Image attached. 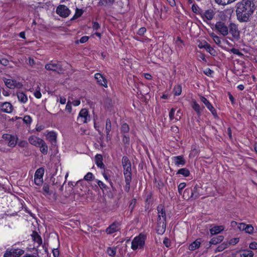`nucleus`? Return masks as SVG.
Here are the masks:
<instances>
[{
  "label": "nucleus",
  "instance_id": "f257e3e1",
  "mask_svg": "<svg viewBox=\"0 0 257 257\" xmlns=\"http://www.w3.org/2000/svg\"><path fill=\"white\" fill-rule=\"evenodd\" d=\"M255 10L254 3L250 0H243L236 5L237 19L240 22H247Z\"/></svg>",
  "mask_w": 257,
  "mask_h": 257
},
{
  "label": "nucleus",
  "instance_id": "f03ea898",
  "mask_svg": "<svg viewBox=\"0 0 257 257\" xmlns=\"http://www.w3.org/2000/svg\"><path fill=\"white\" fill-rule=\"evenodd\" d=\"M146 238V235L143 233L136 236L132 241L131 248L135 250L143 248L145 245Z\"/></svg>",
  "mask_w": 257,
  "mask_h": 257
},
{
  "label": "nucleus",
  "instance_id": "7ed1b4c3",
  "mask_svg": "<svg viewBox=\"0 0 257 257\" xmlns=\"http://www.w3.org/2000/svg\"><path fill=\"white\" fill-rule=\"evenodd\" d=\"M90 120V117L89 112L87 109H82L78 114L77 118V123L79 124L87 123Z\"/></svg>",
  "mask_w": 257,
  "mask_h": 257
},
{
  "label": "nucleus",
  "instance_id": "20e7f679",
  "mask_svg": "<svg viewBox=\"0 0 257 257\" xmlns=\"http://www.w3.org/2000/svg\"><path fill=\"white\" fill-rule=\"evenodd\" d=\"M24 253V250L20 248H9L5 251L4 257H19Z\"/></svg>",
  "mask_w": 257,
  "mask_h": 257
},
{
  "label": "nucleus",
  "instance_id": "39448f33",
  "mask_svg": "<svg viewBox=\"0 0 257 257\" xmlns=\"http://www.w3.org/2000/svg\"><path fill=\"white\" fill-rule=\"evenodd\" d=\"M215 28L224 37L226 36L229 34L228 27L223 22L219 21L216 22Z\"/></svg>",
  "mask_w": 257,
  "mask_h": 257
},
{
  "label": "nucleus",
  "instance_id": "423d86ee",
  "mask_svg": "<svg viewBox=\"0 0 257 257\" xmlns=\"http://www.w3.org/2000/svg\"><path fill=\"white\" fill-rule=\"evenodd\" d=\"M3 81L6 86L10 89L20 88L23 86L20 82L12 78H4Z\"/></svg>",
  "mask_w": 257,
  "mask_h": 257
},
{
  "label": "nucleus",
  "instance_id": "0eeeda50",
  "mask_svg": "<svg viewBox=\"0 0 257 257\" xmlns=\"http://www.w3.org/2000/svg\"><path fill=\"white\" fill-rule=\"evenodd\" d=\"M3 139L8 143V145L11 147H14L18 142V137L17 136L10 134H4L3 136Z\"/></svg>",
  "mask_w": 257,
  "mask_h": 257
},
{
  "label": "nucleus",
  "instance_id": "6e6552de",
  "mask_svg": "<svg viewBox=\"0 0 257 257\" xmlns=\"http://www.w3.org/2000/svg\"><path fill=\"white\" fill-rule=\"evenodd\" d=\"M229 33L235 40H238L240 37V33L237 25L234 23H230L228 26Z\"/></svg>",
  "mask_w": 257,
  "mask_h": 257
},
{
  "label": "nucleus",
  "instance_id": "1a4fd4ad",
  "mask_svg": "<svg viewBox=\"0 0 257 257\" xmlns=\"http://www.w3.org/2000/svg\"><path fill=\"white\" fill-rule=\"evenodd\" d=\"M56 13L60 17L66 18L70 15V11L65 5H60L56 9Z\"/></svg>",
  "mask_w": 257,
  "mask_h": 257
},
{
  "label": "nucleus",
  "instance_id": "9d476101",
  "mask_svg": "<svg viewBox=\"0 0 257 257\" xmlns=\"http://www.w3.org/2000/svg\"><path fill=\"white\" fill-rule=\"evenodd\" d=\"M45 68L47 70L53 71L58 73H61L63 71V69L60 64L53 63L52 62L46 64Z\"/></svg>",
  "mask_w": 257,
  "mask_h": 257
},
{
  "label": "nucleus",
  "instance_id": "9b49d317",
  "mask_svg": "<svg viewBox=\"0 0 257 257\" xmlns=\"http://www.w3.org/2000/svg\"><path fill=\"white\" fill-rule=\"evenodd\" d=\"M215 14L216 12L214 10L209 9L204 12L203 11L201 17L204 21H206V20L211 21L213 19Z\"/></svg>",
  "mask_w": 257,
  "mask_h": 257
},
{
  "label": "nucleus",
  "instance_id": "f8f14e48",
  "mask_svg": "<svg viewBox=\"0 0 257 257\" xmlns=\"http://www.w3.org/2000/svg\"><path fill=\"white\" fill-rule=\"evenodd\" d=\"M158 216V222L166 223V213L164 210V207L162 205H160L157 207Z\"/></svg>",
  "mask_w": 257,
  "mask_h": 257
},
{
  "label": "nucleus",
  "instance_id": "ddd939ff",
  "mask_svg": "<svg viewBox=\"0 0 257 257\" xmlns=\"http://www.w3.org/2000/svg\"><path fill=\"white\" fill-rule=\"evenodd\" d=\"M13 106L10 102H0V110L2 112L10 113L13 111Z\"/></svg>",
  "mask_w": 257,
  "mask_h": 257
},
{
  "label": "nucleus",
  "instance_id": "4468645a",
  "mask_svg": "<svg viewBox=\"0 0 257 257\" xmlns=\"http://www.w3.org/2000/svg\"><path fill=\"white\" fill-rule=\"evenodd\" d=\"M120 229V224L119 222H114L111 224L105 229V232L108 234H111L119 231Z\"/></svg>",
  "mask_w": 257,
  "mask_h": 257
},
{
  "label": "nucleus",
  "instance_id": "2eb2a0df",
  "mask_svg": "<svg viewBox=\"0 0 257 257\" xmlns=\"http://www.w3.org/2000/svg\"><path fill=\"white\" fill-rule=\"evenodd\" d=\"M94 78L97 80L98 84L105 88L107 87V82L106 78L101 74L97 73L94 75Z\"/></svg>",
  "mask_w": 257,
  "mask_h": 257
},
{
  "label": "nucleus",
  "instance_id": "dca6fc26",
  "mask_svg": "<svg viewBox=\"0 0 257 257\" xmlns=\"http://www.w3.org/2000/svg\"><path fill=\"white\" fill-rule=\"evenodd\" d=\"M47 134H45L46 139L48 140L52 145H54L56 143L57 134L54 131L47 132Z\"/></svg>",
  "mask_w": 257,
  "mask_h": 257
},
{
  "label": "nucleus",
  "instance_id": "f3484780",
  "mask_svg": "<svg viewBox=\"0 0 257 257\" xmlns=\"http://www.w3.org/2000/svg\"><path fill=\"white\" fill-rule=\"evenodd\" d=\"M43 140H42V139L35 136H32L30 137L28 139L29 143L31 145L35 146L37 147L40 146V144L41 143Z\"/></svg>",
  "mask_w": 257,
  "mask_h": 257
},
{
  "label": "nucleus",
  "instance_id": "a211bd4d",
  "mask_svg": "<svg viewBox=\"0 0 257 257\" xmlns=\"http://www.w3.org/2000/svg\"><path fill=\"white\" fill-rule=\"evenodd\" d=\"M175 165L178 167L183 166L185 164V160L182 156H175L172 158Z\"/></svg>",
  "mask_w": 257,
  "mask_h": 257
},
{
  "label": "nucleus",
  "instance_id": "6ab92c4d",
  "mask_svg": "<svg viewBox=\"0 0 257 257\" xmlns=\"http://www.w3.org/2000/svg\"><path fill=\"white\" fill-rule=\"evenodd\" d=\"M31 236L33 240L35 243L37 244L36 246L39 247L42 243V239L41 237L36 231H34Z\"/></svg>",
  "mask_w": 257,
  "mask_h": 257
},
{
  "label": "nucleus",
  "instance_id": "aec40b11",
  "mask_svg": "<svg viewBox=\"0 0 257 257\" xmlns=\"http://www.w3.org/2000/svg\"><path fill=\"white\" fill-rule=\"evenodd\" d=\"M17 95L19 101L22 103H26L28 101V97L25 93L21 91H18Z\"/></svg>",
  "mask_w": 257,
  "mask_h": 257
},
{
  "label": "nucleus",
  "instance_id": "412c9836",
  "mask_svg": "<svg viewBox=\"0 0 257 257\" xmlns=\"http://www.w3.org/2000/svg\"><path fill=\"white\" fill-rule=\"evenodd\" d=\"M201 244V239H197L195 241L192 242L189 246L188 249L191 251L195 250L198 248Z\"/></svg>",
  "mask_w": 257,
  "mask_h": 257
},
{
  "label": "nucleus",
  "instance_id": "4be33fe9",
  "mask_svg": "<svg viewBox=\"0 0 257 257\" xmlns=\"http://www.w3.org/2000/svg\"><path fill=\"white\" fill-rule=\"evenodd\" d=\"M224 228L223 226H215L210 229L211 235H215L220 233L224 230Z\"/></svg>",
  "mask_w": 257,
  "mask_h": 257
},
{
  "label": "nucleus",
  "instance_id": "5701e85b",
  "mask_svg": "<svg viewBox=\"0 0 257 257\" xmlns=\"http://www.w3.org/2000/svg\"><path fill=\"white\" fill-rule=\"evenodd\" d=\"M38 147L40 148V151L43 154H47L48 151V147L44 140H43V141L40 144V146H38Z\"/></svg>",
  "mask_w": 257,
  "mask_h": 257
},
{
  "label": "nucleus",
  "instance_id": "b1692460",
  "mask_svg": "<svg viewBox=\"0 0 257 257\" xmlns=\"http://www.w3.org/2000/svg\"><path fill=\"white\" fill-rule=\"evenodd\" d=\"M157 232L158 234H162L166 230V223L157 222Z\"/></svg>",
  "mask_w": 257,
  "mask_h": 257
},
{
  "label": "nucleus",
  "instance_id": "393cba45",
  "mask_svg": "<svg viewBox=\"0 0 257 257\" xmlns=\"http://www.w3.org/2000/svg\"><path fill=\"white\" fill-rule=\"evenodd\" d=\"M183 197L186 199H188L190 198H193L195 199L197 196H195L194 197V193L192 192V190L189 189H187L184 191Z\"/></svg>",
  "mask_w": 257,
  "mask_h": 257
},
{
  "label": "nucleus",
  "instance_id": "a878e982",
  "mask_svg": "<svg viewBox=\"0 0 257 257\" xmlns=\"http://www.w3.org/2000/svg\"><path fill=\"white\" fill-rule=\"evenodd\" d=\"M95 163L98 167L102 168L104 167V165L102 162V157L101 155H96L95 157Z\"/></svg>",
  "mask_w": 257,
  "mask_h": 257
},
{
  "label": "nucleus",
  "instance_id": "bb28decb",
  "mask_svg": "<svg viewBox=\"0 0 257 257\" xmlns=\"http://www.w3.org/2000/svg\"><path fill=\"white\" fill-rule=\"evenodd\" d=\"M224 239L222 235H218L216 237H214L210 240L209 243L211 244H216L221 242Z\"/></svg>",
  "mask_w": 257,
  "mask_h": 257
},
{
  "label": "nucleus",
  "instance_id": "cd10ccee",
  "mask_svg": "<svg viewBox=\"0 0 257 257\" xmlns=\"http://www.w3.org/2000/svg\"><path fill=\"white\" fill-rule=\"evenodd\" d=\"M124 178H132L131 166L123 167Z\"/></svg>",
  "mask_w": 257,
  "mask_h": 257
},
{
  "label": "nucleus",
  "instance_id": "c85d7f7f",
  "mask_svg": "<svg viewBox=\"0 0 257 257\" xmlns=\"http://www.w3.org/2000/svg\"><path fill=\"white\" fill-rule=\"evenodd\" d=\"M114 3V0H99L98 4L103 6H111Z\"/></svg>",
  "mask_w": 257,
  "mask_h": 257
},
{
  "label": "nucleus",
  "instance_id": "c756f323",
  "mask_svg": "<svg viewBox=\"0 0 257 257\" xmlns=\"http://www.w3.org/2000/svg\"><path fill=\"white\" fill-rule=\"evenodd\" d=\"M253 255V252L249 250H244L240 253V257H252Z\"/></svg>",
  "mask_w": 257,
  "mask_h": 257
},
{
  "label": "nucleus",
  "instance_id": "7c9ffc66",
  "mask_svg": "<svg viewBox=\"0 0 257 257\" xmlns=\"http://www.w3.org/2000/svg\"><path fill=\"white\" fill-rule=\"evenodd\" d=\"M44 171V169L43 168H40L38 169L35 172L34 177L43 179Z\"/></svg>",
  "mask_w": 257,
  "mask_h": 257
},
{
  "label": "nucleus",
  "instance_id": "2f4dec72",
  "mask_svg": "<svg viewBox=\"0 0 257 257\" xmlns=\"http://www.w3.org/2000/svg\"><path fill=\"white\" fill-rule=\"evenodd\" d=\"M200 99L209 110L212 109V108L214 107L205 97L201 96Z\"/></svg>",
  "mask_w": 257,
  "mask_h": 257
},
{
  "label": "nucleus",
  "instance_id": "473e14b6",
  "mask_svg": "<svg viewBox=\"0 0 257 257\" xmlns=\"http://www.w3.org/2000/svg\"><path fill=\"white\" fill-rule=\"evenodd\" d=\"M178 174H181L184 177H188L190 175V171L186 168H182L177 172Z\"/></svg>",
  "mask_w": 257,
  "mask_h": 257
},
{
  "label": "nucleus",
  "instance_id": "72a5a7b5",
  "mask_svg": "<svg viewBox=\"0 0 257 257\" xmlns=\"http://www.w3.org/2000/svg\"><path fill=\"white\" fill-rule=\"evenodd\" d=\"M111 130V121L109 119H107L106 120V124H105V131L107 136H108L109 134V133Z\"/></svg>",
  "mask_w": 257,
  "mask_h": 257
},
{
  "label": "nucleus",
  "instance_id": "f704fd0d",
  "mask_svg": "<svg viewBox=\"0 0 257 257\" xmlns=\"http://www.w3.org/2000/svg\"><path fill=\"white\" fill-rule=\"evenodd\" d=\"M210 36L212 38V39L213 40L214 42L218 46H220L221 43V39L219 37H218V36L216 35L215 34H214V33H212L211 35H210Z\"/></svg>",
  "mask_w": 257,
  "mask_h": 257
},
{
  "label": "nucleus",
  "instance_id": "c9c22d12",
  "mask_svg": "<svg viewBox=\"0 0 257 257\" xmlns=\"http://www.w3.org/2000/svg\"><path fill=\"white\" fill-rule=\"evenodd\" d=\"M192 10L194 13L200 15V16H201L203 12V10L200 9L197 5L194 4L192 6Z\"/></svg>",
  "mask_w": 257,
  "mask_h": 257
},
{
  "label": "nucleus",
  "instance_id": "e433bc0d",
  "mask_svg": "<svg viewBox=\"0 0 257 257\" xmlns=\"http://www.w3.org/2000/svg\"><path fill=\"white\" fill-rule=\"evenodd\" d=\"M84 11L82 9H79L78 8H76L75 9V15L73 16V18H72V20L76 19L82 16L83 14Z\"/></svg>",
  "mask_w": 257,
  "mask_h": 257
},
{
  "label": "nucleus",
  "instance_id": "4c0bfd02",
  "mask_svg": "<svg viewBox=\"0 0 257 257\" xmlns=\"http://www.w3.org/2000/svg\"><path fill=\"white\" fill-rule=\"evenodd\" d=\"M192 107L198 115L200 114V113H201L200 106L195 101H193Z\"/></svg>",
  "mask_w": 257,
  "mask_h": 257
},
{
  "label": "nucleus",
  "instance_id": "58836bf2",
  "mask_svg": "<svg viewBox=\"0 0 257 257\" xmlns=\"http://www.w3.org/2000/svg\"><path fill=\"white\" fill-rule=\"evenodd\" d=\"M182 87L180 85H178L175 86L173 89V93L175 95L179 96L181 94Z\"/></svg>",
  "mask_w": 257,
  "mask_h": 257
},
{
  "label": "nucleus",
  "instance_id": "ea45409f",
  "mask_svg": "<svg viewBox=\"0 0 257 257\" xmlns=\"http://www.w3.org/2000/svg\"><path fill=\"white\" fill-rule=\"evenodd\" d=\"M228 246V244L227 242H223L218 246L215 250V252H219L223 250L224 249L226 248Z\"/></svg>",
  "mask_w": 257,
  "mask_h": 257
},
{
  "label": "nucleus",
  "instance_id": "a19ab883",
  "mask_svg": "<svg viewBox=\"0 0 257 257\" xmlns=\"http://www.w3.org/2000/svg\"><path fill=\"white\" fill-rule=\"evenodd\" d=\"M236 0H215L216 2L221 5H226L227 4H231Z\"/></svg>",
  "mask_w": 257,
  "mask_h": 257
},
{
  "label": "nucleus",
  "instance_id": "79ce46f5",
  "mask_svg": "<svg viewBox=\"0 0 257 257\" xmlns=\"http://www.w3.org/2000/svg\"><path fill=\"white\" fill-rule=\"evenodd\" d=\"M107 254L111 256H114L116 254V248L115 247H108L107 248Z\"/></svg>",
  "mask_w": 257,
  "mask_h": 257
},
{
  "label": "nucleus",
  "instance_id": "37998d69",
  "mask_svg": "<svg viewBox=\"0 0 257 257\" xmlns=\"http://www.w3.org/2000/svg\"><path fill=\"white\" fill-rule=\"evenodd\" d=\"M122 165L123 167L131 166V164L127 157L124 156L122 158Z\"/></svg>",
  "mask_w": 257,
  "mask_h": 257
},
{
  "label": "nucleus",
  "instance_id": "c03bdc74",
  "mask_svg": "<svg viewBox=\"0 0 257 257\" xmlns=\"http://www.w3.org/2000/svg\"><path fill=\"white\" fill-rule=\"evenodd\" d=\"M43 194L45 195H50L51 193L50 192V188L49 185L44 184L43 187Z\"/></svg>",
  "mask_w": 257,
  "mask_h": 257
},
{
  "label": "nucleus",
  "instance_id": "a18cd8bd",
  "mask_svg": "<svg viewBox=\"0 0 257 257\" xmlns=\"http://www.w3.org/2000/svg\"><path fill=\"white\" fill-rule=\"evenodd\" d=\"M205 50L211 55L214 56L216 54L215 50L212 47H211L209 44L206 45Z\"/></svg>",
  "mask_w": 257,
  "mask_h": 257
},
{
  "label": "nucleus",
  "instance_id": "49530a36",
  "mask_svg": "<svg viewBox=\"0 0 257 257\" xmlns=\"http://www.w3.org/2000/svg\"><path fill=\"white\" fill-rule=\"evenodd\" d=\"M132 181V178H125V182L126 183V185L125 186V190L126 192H128L130 189V183Z\"/></svg>",
  "mask_w": 257,
  "mask_h": 257
},
{
  "label": "nucleus",
  "instance_id": "de8ad7c7",
  "mask_svg": "<svg viewBox=\"0 0 257 257\" xmlns=\"http://www.w3.org/2000/svg\"><path fill=\"white\" fill-rule=\"evenodd\" d=\"M253 230H254V229L252 225H251L250 224H247L246 226H245V229L244 230V231L246 233H247L249 234H251L253 232Z\"/></svg>",
  "mask_w": 257,
  "mask_h": 257
},
{
  "label": "nucleus",
  "instance_id": "09e8293b",
  "mask_svg": "<svg viewBox=\"0 0 257 257\" xmlns=\"http://www.w3.org/2000/svg\"><path fill=\"white\" fill-rule=\"evenodd\" d=\"M129 130H130V127H129L127 123H124L122 124L121 127V132L124 133H127V132H128Z\"/></svg>",
  "mask_w": 257,
  "mask_h": 257
},
{
  "label": "nucleus",
  "instance_id": "8fccbe9b",
  "mask_svg": "<svg viewBox=\"0 0 257 257\" xmlns=\"http://www.w3.org/2000/svg\"><path fill=\"white\" fill-rule=\"evenodd\" d=\"M186 187V183H181L179 184L178 186V193L179 195L182 194V190L184 189V188Z\"/></svg>",
  "mask_w": 257,
  "mask_h": 257
},
{
  "label": "nucleus",
  "instance_id": "3c124183",
  "mask_svg": "<svg viewBox=\"0 0 257 257\" xmlns=\"http://www.w3.org/2000/svg\"><path fill=\"white\" fill-rule=\"evenodd\" d=\"M23 121L26 124H30L32 121V119L30 116L26 115L23 118Z\"/></svg>",
  "mask_w": 257,
  "mask_h": 257
},
{
  "label": "nucleus",
  "instance_id": "603ef678",
  "mask_svg": "<svg viewBox=\"0 0 257 257\" xmlns=\"http://www.w3.org/2000/svg\"><path fill=\"white\" fill-rule=\"evenodd\" d=\"M93 177V175L91 172H88L87 174L84 176V179L86 181H91L92 180Z\"/></svg>",
  "mask_w": 257,
  "mask_h": 257
},
{
  "label": "nucleus",
  "instance_id": "864d4df0",
  "mask_svg": "<svg viewBox=\"0 0 257 257\" xmlns=\"http://www.w3.org/2000/svg\"><path fill=\"white\" fill-rule=\"evenodd\" d=\"M175 111V109L174 108H171L170 112H169V118L171 120H173L174 119H175V118L174 117V113Z\"/></svg>",
  "mask_w": 257,
  "mask_h": 257
},
{
  "label": "nucleus",
  "instance_id": "5fc2aeb1",
  "mask_svg": "<svg viewBox=\"0 0 257 257\" xmlns=\"http://www.w3.org/2000/svg\"><path fill=\"white\" fill-rule=\"evenodd\" d=\"M96 182L98 186L101 189H104L106 188V185L104 184L102 181L97 180Z\"/></svg>",
  "mask_w": 257,
  "mask_h": 257
},
{
  "label": "nucleus",
  "instance_id": "6e6d98bb",
  "mask_svg": "<svg viewBox=\"0 0 257 257\" xmlns=\"http://www.w3.org/2000/svg\"><path fill=\"white\" fill-rule=\"evenodd\" d=\"M230 52L233 54H236L238 56H242V54L241 53L238 49L235 48H232L230 50Z\"/></svg>",
  "mask_w": 257,
  "mask_h": 257
},
{
  "label": "nucleus",
  "instance_id": "4d7b16f0",
  "mask_svg": "<svg viewBox=\"0 0 257 257\" xmlns=\"http://www.w3.org/2000/svg\"><path fill=\"white\" fill-rule=\"evenodd\" d=\"M247 224L244 223H239L238 224V228L239 229V230L240 231H244L245 229V226H246Z\"/></svg>",
  "mask_w": 257,
  "mask_h": 257
},
{
  "label": "nucleus",
  "instance_id": "13d9d810",
  "mask_svg": "<svg viewBox=\"0 0 257 257\" xmlns=\"http://www.w3.org/2000/svg\"><path fill=\"white\" fill-rule=\"evenodd\" d=\"M163 244L167 247H169L171 246V242L169 239L165 238L163 240Z\"/></svg>",
  "mask_w": 257,
  "mask_h": 257
},
{
  "label": "nucleus",
  "instance_id": "bf43d9fd",
  "mask_svg": "<svg viewBox=\"0 0 257 257\" xmlns=\"http://www.w3.org/2000/svg\"><path fill=\"white\" fill-rule=\"evenodd\" d=\"M35 183L37 185H40L43 182V179L34 177Z\"/></svg>",
  "mask_w": 257,
  "mask_h": 257
},
{
  "label": "nucleus",
  "instance_id": "052dcab7",
  "mask_svg": "<svg viewBox=\"0 0 257 257\" xmlns=\"http://www.w3.org/2000/svg\"><path fill=\"white\" fill-rule=\"evenodd\" d=\"M65 109L69 112H71L72 111V106L71 102L68 101L66 105Z\"/></svg>",
  "mask_w": 257,
  "mask_h": 257
},
{
  "label": "nucleus",
  "instance_id": "680f3d73",
  "mask_svg": "<svg viewBox=\"0 0 257 257\" xmlns=\"http://www.w3.org/2000/svg\"><path fill=\"white\" fill-rule=\"evenodd\" d=\"M213 72V71L212 70H211L210 69L208 68L205 69L204 70V74H205L207 76L211 75L212 74Z\"/></svg>",
  "mask_w": 257,
  "mask_h": 257
},
{
  "label": "nucleus",
  "instance_id": "e2e57ef3",
  "mask_svg": "<svg viewBox=\"0 0 257 257\" xmlns=\"http://www.w3.org/2000/svg\"><path fill=\"white\" fill-rule=\"evenodd\" d=\"M146 32V29L144 27H142V28H141L139 30H138V34L139 35H143Z\"/></svg>",
  "mask_w": 257,
  "mask_h": 257
},
{
  "label": "nucleus",
  "instance_id": "0e129e2a",
  "mask_svg": "<svg viewBox=\"0 0 257 257\" xmlns=\"http://www.w3.org/2000/svg\"><path fill=\"white\" fill-rule=\"evenodd\" d=\"M249 247L251 249H257V243L255 242H251Z\"/></svg>",
  "mask_w": 257,
  "mask_h": 257
},
{
  "label": "nucleus",
  "instance_id": "69168bd1",
  "mask_svg": "<svg viewBox=\"0 0 257 257\" xmlns=\"http://www.w3.org/2000/svg\"><path fill=\"white\" fill-rule=\"evenodd\" d=\"M92 28L94 30H97L100 28V25L97 22H93Z\"/></svg>",
  "mask_w": 257,
  "mask_h": 257
},
{
  "label": "nucleus",
  "instance_id": "338daca9",
  "mask_svg": "<svg viewBox=\"0 0 257 257\" xmlns=\"http://www.w3.org/2000/svg\"><path fill=\"white\" fill-rule=\"evenodd\" d=\"M54 257H58L59 255V251L57 248H54L52 250Z\"/></svg>",
  "mask_w": 257,
  "mask_h": 257
},
{
  "label": "nucleus",
  "instance_id": "774afa93",
  "mask_svg": "<svg viewBox=\"0 0 257 257\" xmlns=\"http://www.w3.org/2000/svg\"><path fill=\"white\" fill-rule=\"evenodd\" d=\"M88 39L89 38L87 36H83L80 38L79 41L81 43H84L86 42L88 40Z\"/></svg>",
  "mask_w": 257,
  "mask_h": 257
}]
</instances>
